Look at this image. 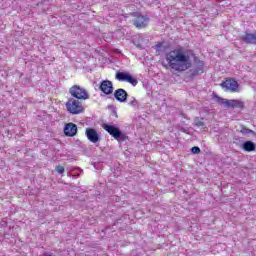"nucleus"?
Wrapping results in <instances>:
<instances>
[{
    "label": "nucleus",
    "instance_id": "1",
    "mask_svg": "<svg viewBox=\"0 0 256 256\" xmlns=\"http://www.w3.org/2000/svg\"><path fill=\"white\" fill-rule=\"evenodd\" d=\"M167 64H163L165 69H172L181 73L191 67V51L183 47H178L165 54Z\"/></svg>",
    "mask_w": 256,
    "mask_h": 256
},
{
    "label": "nucleus",
    "instance_id": "2",
    "mask_svg": "<svg viewBox=\"0 0 256 256\" xmlns=\"http://www.w3.org/2000/svg\"><path fill=\"white\" fill-rule=\"evenodd\" d=\"M214 99L218 105H223L227 109H245V102L241 100H227L217 95H214Z\"/></svg>",
    "mask_w": 256,
    "mask_h": 256
},
{
    "label": "nucleus",
    "instance_id": "3",
    "mask_svg": "<svg viewBox=\"0 0 256 256\" xmlns=\"http://www.w3.org/2000/svg\"><path fill=\"white\" fill-rule=\"evenodd\" d=\"M102 129H104V131H107V133H109L111 137L116 139V141H125L126 139L125 134H123V132H121L119 128L113 126V124H103Z\"/></svg>",
    "mask_w": 256,
    "mask_h": 256
},
{
    "label": "nucleus",
    "instance_id": "4",
    "mask_svg": "<svg viewBox=\"0 0 256 256\" xmlns=\"http://www.w3.org/2000/svg\"><path fill=\"white\" fill-rule=\"evenodd\" d=\"M66 109L72 115H79V113H83L84 111L83 104L79 100L74 99L66 102Z\"/></svg>",
    "mask_w": 256,
    "mask_h": 256
},
{
    "label": "nucleus",
    "instance_id": "5",
    "mask_svg": "<svg viewBox=\"0 0 256 256\" xmlns=\"http://www.w3.org/2000/svg\"><path fill=\"white\" fill-rule=\"evenodd\" d=\"M69 93L72 97H75V99H79L81 101H85L89 99V94L87 93V90L85 88H81L79 85H74L69 89Z\"/></svg>",
    "mask_w": 256,
    "mask_h": 256
},
{
    "label": "nucleus",
    "instance_id": "6",
    "mask_svg": "<svg viewBox=\"0 0 256 256\" xmlns=\"http://www.w3.org/2000/svg\"><path fill=\"white\" fill-rule=\"evenodd\" d=\"M116 79L117 81H126V83H130V85H133V87H136V85L139 83L137 78L125 72L116 73Z\"/></svg>",
    "mask_w": 256,
    "mask_h": 256
},
{
    "label": "nucleus",
    "instance_id": "7",
    "mask_svg": "<svg viewBox=\"0 0 256 256\" xmlns=\"http://www.w3.org/2000/svg\"><path fill=\"white\" fill-rule=\"evenodd\" d=\"M221 87L225 89V91H230V93H237V91H239V83L234 79H227L221 84Z\"/></svg>",
    "mask_w": 256,
    "mask_h": 256
},
{
    "label": "nucleus",
    "instance_id": "8",
    "mask_svg": "<svg viewBox=\"0 0 256 256\" xmlns=\"http://www.w3.org/2000/svg\"><path fill=\"white\" fill-rule=\"evenodd\" d=\"M99 89L104 95H111V93H113V82L104 80L101 82Z\"/></svg>",
    "mask_w": 256,
    "mask_h": 256
},
{
    "label": "nucleus",
    "instance_id": "9",
    "mask_svg": "<svg viewBox=\"0 0 256 256\" xmlns=\"http://www.w3.org/2000/svg\"><path fill=\"white\" fill-rule=\"evenodd\" d=\"M127 97H129V94H127V91H125V89H123V88H119V89L115 90V92H114V98L119 103H126Z\"/></svg>",
    "mask_w": 256,
    "mask_h": 256
},
{
    "label": "nucleus",
    "instance_id": "10",
    "mask_svg": "<svg viewBox=\"0 0 256 256\" xmlns=\"http://www.w3.org/2000/svg\"><path fill=\"white\" fill-rule=\"evenodd\" d=\"M148 22H149V18H147V16H143V15H138L133 20L135 27H137L138 29H143V27H147Z\"/></svg>",
    "mask_w": 256,
    "mask_h": 256
},
{
    "label": "nucleus",
    "instance_id": "11",
    "mask_svg": "<svg viewBox=\"0 0 256 256\" xmlns=\"http://www.w3.org/2000/svg\"><path fill=\"white\" fill-rule=\"evenodd\" d=\"M86 137L91 143L99 142V134L97 133V130L93 128L86 129Z\"/></svg>",
    "mask_w": 256,
    "mask_h": 256
},
{
    "label": "nucleus",
    "instance_id": "12",
    "mask_svg": "<svg viewBox=\"0 0 256 256\" xmlns=\"http://www.w3.org/2000/svg\"><path fill=\"white\" fill-rule=\"evenodd\" d=\"M64 133L67 137H75L77 135V126L73 123H68L64 127Z\"/></svg>",
    "mask_w": 256,
    "mask_h": 256
},
{
    "label": "nucleus",
    "instance_id": "13",
    "mask_svg": "<svg viewBox=\"0 0 256 256\" xmlns=\"http://www.w3.org/2000/svg\"><path fill=\"white\" fill-rule=\"evenodd\" d=\"M241 40L248 45H256V32L255 33H245L241 36Z\"/></svg>",
    "mask_w": 256,
    "mask_h": 256
},
{
    "label": "nucleus",
    "instance_id": "14",
    "mask_svg": "<svg viewBox=\"0 0 256 256\" xmlns=\"http://www.w3.org/2000/svg\"><path fill=\"white\" fill-rule=\"evenodd\" d=\"M242 149L248 153H251V151H255V143L252 141H246L243 143Z\"/></svg>",
    "mask_w": 256,
    "mask_h": 256
},
{
    "label": "nucleus",
    "instance_id": "15",
    "mask_svg": "<svg viewBox=\"0 0 256 256\" xmlns=\"http://www.w3.org/2000/svg\"><path fill=\"white\" fill-rule=\"evenodd\" d=\"M240 133H242V135H253V137L256 138V133L255 131L251 130V129H248V128H245L244 126H241L240 128Z\"/></svg>",
    "mask_w": 256,
    "mask_h": 256
},
{
    "label": "nucleus",
    "instance_id": "16",
    "mask_svg": "<svg viewBox=\"0 0 256 256\" xmlns=\"http://www.w3.org/2000/svg\"><path fill=\"white\" fill-rule=\"evenodd\" d=\"M128 105H130V107H139V101L135 99V97H132Z\"/></svg>",
    "mask_w": 256,
    "mask_h": 256
},
{
    "label": "nucleus",
    "instance_id": "17",
    "mask_svg": "<svg viewBox=\"0 0 256 256\" xmlns=\"http://www.w3.org/2000/svg\"><path fill=\"white\" fill-rule=\"evenodd\" d=\"M55 170L60 175H63L65 173V167H63V166H56Z\"/></svg>",
    "mask_w": 256,
    "mask_h": 256
},
{
    "label": "nucleus",
    "instance_id": "18",
    "mask_svg": "<svg viewBox=\"0 0 256 256\" xmlns=\"http://www.w3.org/2000/svg\"><path fill=\"white\" fill-rule=\"evenodd\" d=\"M191 151L194 155H199V153H201V148L194 146L192 147Z\"/></svg>",
    "mask_w": 256,
    "mask_h": 256
},
{
    "label": "nucleus",
    "instance_id": "19",
    "mask_svg": "<svg viewBox=\"0 0 256 256\" xmlns=\"http://www.w3.org/2000/svg\"><path fill=\"white\" fill-rule=\"evenodd\" d=\"M200 73H203V64H201L199 68L194 70L193 75H199Z\"/></svg>",
    "mask_w": 256,
    "mask_h": 256
},
{
    "label": "nucleus",
    "instance_id": "20",
    "mask_svg": "<svg viewBox=\"0 0 256 256\" xmlns=\"http://www.w3.org/2000/svg\"><path fill=\"white\" fill-rule=\"evenodd\" d=\"M134 45H136V47L139 49L143 48V42H134Z\"/></svg>",
    "mask_w": 256,
    "mask_h": 256
},
{
    "label": "nucleus",
    "instance_id": "21",
    "mask_svg": "<svg viewBox=\"0 0 256 256\" xmlns=\"http://www.w3.org/2000/svg\"><path fill=\"white\" fill-rule=\"evenodd\" d=\"M203 125H205V124L203 123V121H198V122H196V126H197V127H203Z\"/></svg>",
    "mask_w": 256,
    "mask_h": 256
},
{
    "label": "nucleus",
    "instance_id": "22",
    "mask_svg": "<svg viewBox=\"0 0 256 256\" xmlns=\"http://www.w3.org/2000/svg\"><path fill=\"white\" fill-rule=\"evenodd\" d=\"M161 48V44L156 45V49H160Z\"/></svg>",
    "mask_w": 256,
    "mask_h": 256
},
{
    "label": "nucleus",
    "instance_id": "23",
    "mask_svg": "<svg viewBox=\"0 0 256 256\" xmlns=\"http://www.w3.org/2000/svg\"><path fill=\"white\" fill-rule=\"evenodd\" d=\"M182 131H183V133H187V130H185V129H182Z\"/></svg>",
    "mask_w": 256,
    "mask_h": 256
},
{
    "label": "nucleus",
    "instance_id": "24",
    "mask_svg": "<svg viewBox=\"0 0 256 256\" xmlns=\"http://www.w3.org/2000/svg\"><path fill=\"white\" fill-rule=\"evenodd\" d=\"M139 39H140L141 41H143V38H142L141 36H139Z\"/></svg>",
    "mask_w": 256,
    "mask_h": 256
},
{
    "label": "nucleus",
    "instance_id": "25",
    "mask_svg": "<svg viewBox=\"0 0 256 256\" xmlns=\"http://www.w3.org/2000/svg\"><path fill=\"white\" fill-rule=\"evenodd\" d=\"M46 256H51V255H46Z\"/></svg>",
    "mask_w": 256,
    "mask_h": 256
}]
</instances>
